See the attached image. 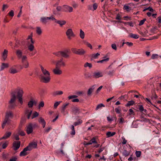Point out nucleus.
<instances>
[{
  "instance_id": "ddd939ff",
  "label": "nucleus",
  "mask_w": 161,
  "mask_h": 161,
  "mask_svg": "<svg viewBox=\"0 0 161 161\" xmlns=\"http://www.w3.org/2000/svg\"><path fill=\"white\" fill-rule=\"evenodd\" d=\"M14 116L13 114L11 111H8L6 113L5 118H6L8 120H9V119H12Z\"/></svg>"
},
{
  "instance_id": "338daca9",
  "label": "nucleus",
  "mask_w": 161,
  "mask_h": 161,
  "mask_svg": "<svg viewBox=\"0 0 161 161\" xmlns=\"http://www.w3.org/2000/svg\"><path fill=\"white\" fill-rule=\"evenodd\" d=\"M19 134L21 136H24L25 135V133L24 131L19 130Z\"/></svg>"
},
{
  "instance_id": "79ce46f5",
  "label": "nucleus",
  "mask_w": 161,
  "mask_h": 161,
  "mask_svg": "<svg viewBox=\"0 0 161 161\" xmlns=\"http://www.w3.org/2000/svg\"><path fill=\"white\" fill-rule=\"evenodd\" d=\"M123 8L124 10H126L127 11H129L131 10V8L128 6L125 5L124 6Z\"/></svg>"
},
{
  "instance_id": "864d4df0",
  "label": "nucleus",
  "mask_w": 161,
  "mask_h": 161,
  "mask_svg": "<svg viewBox=\"0 0 161 161\" xmlns=\"http://www.w3.org/2000/svg\"><path fill=\"white\" fill-rule=\"evenodd\" d=\"M14 137V138L15 140H19V135L17 134H14L13 135Z\"/></svg>"
},
{
  "instance_id": "6e6d98bb",
  "label": "nucleus",
  "mask_w": 161,
  "mask_h": 161,
  "mask_svg": "<svg viewBox=\"0 0 161 161\" xmlns=\"http://www.w3.org/2000/svg\"><path fill=\"white\" fill-rule=\"evenodd\" d=\"M141 153V152L140 151H136V156L137 157H140Z\"/></svg>"
},
{
  "instance_id": "58836bf2",
  "label": "nucleus",
  "mask_w": 161,
  "mask_h": 161,
  "mask_svg": "<svg viewBox=\"0 0 161 161\" xmlns=\"http://www.w3.org/2000/svg\"><path fill=\"white\" fill-rule=\"evenodd\" d=\"M135 102L132 100L128 101L127 103L125 105V106L128 107L134 104Z\"/></svg>"
},
{
  "instance_id": "9d476101",
  "label": "nucleus",
  "mask_w": 161,
  "mask_h": 161,
  "mask_svg": "<svg viewBox=\"0 0 161 161\" xmlns=\"http://www.w3.org/2000/svg\"><path fill=\"white\" fill-rule=\"evenodd\" d=\"M103 76V74L102 72L98 71L94 72L92 75L93 77L95 78H98Z\"/></svg>"
},
{
  "instance_id": "7c9ffc66",
  "label": "nucleus",
  "mask_w": 161,
  "mask_h": 161,
  "mask_svg": "<svg viewBox=\"0 0 161 161\" xmlns=\"http://www.w3.org/2000/svg\"><path fill=\"white\" fill-rule=\"evenodd\" d=\"M9 120H8L6 118H5L3 121L2 125V128L3 129L7 123L8 124L9 123Z\"/></svg>"
},
{
  "instance_id": "39448f33",
  "label": "nucleus",
  "mask_w": 161,
  "mask_h": 161,
  "mask_svg": "<svg viewBox=\"0 0 161 161\" xmlns=\"http://www.w3.org/2000/svg\"><path fill=\"white\" fill-rule=\"evenodd\" d=\"M71 112L75 115L79 114L81 112L79 108L76 106H72L71 108Z\"/></svg>"
},
{
  "instance_id": "774afa93",
  "label": "nucleus",
  "mask_w": 161,
  "mask_h": 161,
  "mask_svg": "<svg viewBox=\"0 0 161 161\" xmlns=\"http://www.w3.org/2000/svg\"><path fill=\"white\" fill-rule=\"evenodd\" d=\"M86 45L88 47H90L91 49L92 48V45L89 42H85Z\"/></svg>"
},
{
  "instance_id": "49530a36",
  "label": "nucleus",
  "mask_w": 161,
  "mask_h": 161,
  "mask_svg": "<svg viewBox=\"0 0 161 161\" xmlns=\"http://www.w3.org/2000/svg\"><path fill=\"white\" fill-rule=\"evenodd\" d=\"M139 109L141 112L144 111L145 112H146L147 110L146 109H144L142 105H139Z\"/></svg>"
},
{
  "instance_id": "5701e85b",
  "label": "nucleus",
  "mask_w": 161,
  "mask_h": 161,
  "mask_svg": "<svg viewBox=\"0 0 161 161\" xmlns=\"http://www.w3.org/2000/svg\"><path fill=\"white\" fill-rule=\"evenodd\" d=\"M38 122L42 125L43 128H44L46 125V122L44 119L42 117H40L38 120Z\"/></svg>"
},
{
  "instance_id": "a211bd4d",
  "label": "nucleus",
  "mask_w": 161,
  "mask_h": 161,
  "mask_svg": "<svg viewBox=\"0 0 161 161\" xmlns=\"http://www.w3.org/2000/svg\"><path fill=\"white\" fill-rule=\"evenodd\" d=\"M94 86L90 87L88 90L87 92V95L89 96H91L92 92L94 90Z\"/></svg>"
},
{
  "instance_id": "f03ea898",
  "label": "nucleus",
  "mask_w": 161,
  "mask_h": 161,
  "mask_svg": "<svg viewBox=\"0 0 161 161\" xmlns=\"http://www.w3.org/2000/svg\"><path fill=\"white\" fill-rule=\"evenodd\" d=\"M16 91L17 92V96L18 99L19 101L22 105L23 103L22 97L24 94V92L22 89L20 87H18L16 89Z\"/></svg>"
},
{
  "instance_id": "f704fd0d",
  "label": "nucleus",
  "mask_w": 161,
  "mask_h": 161,
  "mask_svg": "<svg viewBox=\"0 0 161 161\" xmlns=\"http://www.w3.org/2000/svg\"><path fill=\"white\" fill-rule=\"evenodd\" d=\"M82 122V120L81 119H79L76 122H74V125L75 126H76L81 124Z\"/></svg>"
},
{
  "instance_id": "4be33fe9",
  "label": "nucleus",
  "mask_w": 161,
  "mask_h": 161,
  "mask_svg": "<svg viewBox=\"0 0 161 161\" xmlns=\"http://www.w3.org/2000/svg\"><path fill=\"white\" fill-rule=\"evenodd\" d=\"M16 54L19 59H20L22 56L23 52L21 50L19 49L16 50Z\"/></svg>"
},
{
  "instance_id": "412c9836",
  "label": "nucleus",
  "mask_w": 161,
  "mask_h": 161,
  "mask_svg": "<svg viewBox=\"0 0 161 161\" xmlns=\"http://www.w3.org/2000/svg\"><path fill=\"white\" fill-rule=\"evenodd\" d=\"M11 132H7L4 136L0 139V140L3 139H7L11 135Z\"/></svg>"
},
{
  "instance_id": "13d9d810",
  "label": "nucleus",
  "mask_w": 161,
  "mask_h": 161,
  "mask_svg": "<svg viewBox=\"0 0 161 161\" xmlns=\"http://www.w3.org/2000/svg\"><path fill=\"white\" fill-rule=\"evenodd\" d=\"M100 55V54L98 53H97L96 54H94L92 55V57L93 58H96L97 57Z\"/></svg>"
},
{
  "instance_id": "9b49d317",
  "label": "nucleus",
  "mask_w": 161,
  "mask_h": 161,
  "mask_svg": "<svg viewBox=\"0 0 161 161\" xmlns=\"http://www.w3.org/2000/svg\"><path fill=\"white\" fill-rule=\"evenodd\" d=\"M69 52V50L65 49L64 51H60V55L64 58H67L69 57V55L68 53Z\"/></svg>"
},
{
  "instance_id": "7ed1b4c3",
  "label": "nucleus",
  "mask_w": 161,
  "mask_h": 161,
  "mask_svg": "<svg viewBox=\"0 0 161 161\" xmlns=\"http://www.w3.org/2000/svg\"><path fill=\"white\" fill-rule=\"evenodd\" d=\"M49 20H51L53 21V20H55L54 19L53 15H51L49 17H42L41 18L40 20L43 24L46 25Z\"/></svg>"
},
{
  "instance_id": "cd10ccee",
  "label": "nucleus",
  "mask_w": 161,
  "mask_h": 161,
  "mask_svg": "<svg viewBox=\"0 0 161 161\" xmlns=\"http://www.w3.org/2000/svg\"><path fill=\"white\" fill-rule=\"evenodd\" d=\"M116 134V132H111L110 131H108L106 133V136L107 137H109L112 136Z\"/></svg>"
},
{
  "instance_id": "37998d69",
  "label": "nucleus",
  "mask_w": 161,
  "mask_h": 161,
  "mask_svg": "<svg viewBox=\"0 0 161 161\" xmlns=\"http://www.w3.org/2000/svg\"><path fill=\"white\" fill-rule=\"evenodd\" d=\"M34 103V102L32 100H31L28 103V105L29 108H31L33 106V104Z\"/></svg>"
},
{
  "instance_id": "423d86ee",
  "label": "nucleus",
  "mask_w": 161,
  "mask_h": 161,
  "mask_svg": "<svg viewBox=\"0 0 161 161\" xmlns=\"http://www.w3.org/2000/svg\"><path fill=\"white\" fill-rule=\"evenodd\" d=\"M20 144V141H14L12 144V148L14 150L16 151L19 148Z\"/></svg>"
},
{
  "instance_id": "0eeeda50",
  "label": "nucleus",
  "mask_w": 161,
  "mask_h": 161,
  "mask_svg": "<svg viewBox=\"0 0 161 161\" xmlns=\"http://www.w3.org/2000/svg\"><path fill=\"white\" fill-rule=\"evenodd\" d=\"M53 72L55 75H61L63 73L60 68L56 66L55 68L53 70Z\"/></svg>"
},
{
  "instance_id": "5fc2aeb1",
  "label": "nucleus",
  "mask_w": 161,
  "mask_h": 161,
  "mask_svg": "<svg viewBox=\"0 0 161 161\" xmlns=\"http://www.w3.org/2000/svg\"><path fill=\"white\" fill-rule=\"evenodd\" d=\"M39 115V114L36 112H35L33 114L32 117V119H33L34 118L37 117Z\"/></svg>"
},
{
  "instance_id": "052dcab7",
  "label": "nucleus",
  "mask_w": 161,
  "mask_h": 161,
  "mask_svg": "<svg viewBox=\"0 0 161 161\" xmlns=\"http://www.w3.org/2000/svg\"><path fill=\"white\" fill-rule=\"evenodd\" d=\"M8 14L10 16L13 17L14 16V12L13 10H11Z\"/></svg>"
},
{
  "instance_id": "09e8293b",
  "label": "nucleus",
  "mask_w": 161,
  "mask_h": 161,
  "mask_svg": "<svg viewBox=\"0 0 161 161\" xmlns=\"http://www.w3.org/2000/svg\"><path fill=\"white\" fill-rule=\"evenodd\" d=\"M61 102V101H58L55 102L54 104V108H56L60 104Z\"/></svg>"
},
{
  "instance_id": "72a5a7b5",
  "label": "nucleus",
  "mask_w": 161,
  "mask_h": 161,
  "mask_svg": "<svg viewBox=\"0 0 161 161\" xmlns=\"http://www.w3.org/2000/svg\"><path fill=\"white\" fill-rule=\"evenodd\" d=\"M84 75L85 78L86 79L91 78L92 76L91 75V74L89 72L85 73Z\"/></svg>"
},
{
  "instance_id": "e2e57ef3",
  "label": "nucleus",
  "mask_w": 161,
  "mask_h": 161,
  "mask_svg": "<svg viewBox=\"0 0 161 161\" xmlns=\"http://www.w3.org/2000/svg\"><path fill=\"white\" fill-rule=\"evenodd\" d=\"M93 7V10H95L97 7V3H94L92 5Z\"/></svg>"
},
{
  "instance_id": "a878e982",
  "label": "nucleus",
  "mask_w": 161,
  "mask_h": 161,
  "mask_svg": "<svg viewBox=\"0 0 161 161\" xmlns=\"http://www.w3.org/2000/svg\"><path fill=\"white\" fill-rule=\"evenodd\" d=\"M63 92L61 91H57L54 92L52 93L53 95L54 96H56L57 95H61L63 94Z\"/></svg>"
},
{
  "instance_id": "b1692460",
  "label": "nucleus",
  "mask_w": 161,
  "mask_h": 161,
  "mask_svg": "<svg viewBox=\"0 0 161 161\" xmlns=\"http://www.w3.org/2000/svg\"><path fill=\"white\" fill-rule=\"evenodd\" d=\"M9 67L8 63H2L1 66L0 71L3 70L4 69L8 68Z\"/></svg>"
},
{
  "instance_id": "c756f323",
  "label": "nucleus",
  "mask_w": 161,
  "mask_h": 161,
  "mask_svg": "<svg viewBox=\"0 0 161 161\" xmlns=\"http://www.w3.org/2000/svg\"><path fill=\"white\" fill-rule=\"evenodd\" d=\"M36 32L38 35H41L42 32L41 27H36Z\"/></svg>"
},
{
  "instance_id": "bb28decb",
  "label": "nucleus",
  "mask_w": 161,
  "mask_h": 161,
  "mask_svg": "<svg viewBox=\"0 0 161 161\" xmlns=\"http://www.w3.org/2000/svg\"><path fill=\"white\" fill-rule=\"evenodd\" d=\"M32 113V110H30L27 108L25 110V113L27 115V118L29 119L30 116Z\"/></svg>"
},
{
  "instance_id": "de8ad7c7",
  "label": "nucleus",
  "mask_w": 161,
  "mask_h": 161,
  "mask_svg": "<svg viewBox=\"0 0 161 161\" xmlns=\"http://www.w3.org/2000/svg\"><path fill=\"white\" fill-rule=\"evenodd\" d=\"M89 142L91 144H92L93 143H97V142L96 141L95 138V137H93L91 140Z\"/></svg>"
},
{
  "instance_id": "0e129e2a",
  "label": "nucleus",
  "mask_w": 161,
  "mask_h": 161,
  "mask_svg": "<svg viewBox=\"0 0 161 161\" xmlns=\"http://www.w3.org/2000/svg\"><path fill=\"white\" fill-rule=\"evenodd\" d=\"M115 112L118 114H119L120 113L121 110L120 109L119 107L115 108Z\"/></svg>"
},
{
  "instance_id": "680f3d73",
  "label": "nucleus",
  "mask_w": 161,
  "mask_h": 161,
  "mask_svg": "<svg viewBox=\"0 0 161 161\" xmlns=\"http://www.w3.org/2000/svg\"><path fill=\"white\" fill-rule=\"evenodd\" d=\"M52 128L51 127H49L47 129H45V133H47Z\"/></svg>"
},
{
  "instance_id": "4d7b16f0",
  "label": "nucleus",
  "mask_w": 161,
  "mask_h": 161,
  "mask_svg": "<svg viewBox=\"0 0 161 161\" xmlns=\"http://www.w3.org/2000/svg\"><path fill=\"white\" fill-rule=\"evenodd\" d=\"M44 103L43 102L41 101L40 102L39 106L38 108H40L41 107H43L44 106Z\"/></svg>"
},
{
  "instance_id": "1a4fd4ad",
  "label": "nucleus",
  "mask_w": 161,
  "mask_h": 161,
  "mask_svg": "<svg viewBox=\"0 0 161 161\" xmlns=\"http://www.w3.org/2000/svg\"><path fill=\"white\" fill-rule=\"evenodd\" d=\"M55 65L58 67H64L66 65V64L63 61V58H62L56 61Z\"/></svg>"
},
{
  "instance_id": "603ef678",
  "label": "nucleus",
  "mask_w": 161,
  "mask_h": 161,
  "mask_svg": "<svg viewBox=\"0 0 161 161\" xmlns=\"http://www.w3.org/2000/svg\"><path fill=\"white\" fill-rule=\"evenodd\" d=\"M123 154L125 156H127L129 155V152L125 150H124Z\"/></svg>"
},
{
  "instance_id": "c85d7f7f",
  "label": "nucleus",
  "mask_w": 161,
  "mask_h": 161,
  "mask_svg": "<svg viewBox=\"0 0 161 161\" xmlns=\"http://www.w3.org/2000/svg\"><path fill=\"white\" fill-rule=\"evenodd\" d=\"M9 107L10 109L14 108L17 106V105L15 103H9Z\"/></svg>"
},
{
  "instance_id": "8fccbe9b",
  "label": "nucleus",
  "mask_w": 161,
  "mask_h": 161,
  "mask_svg": "<svg viewBox=\"0 0 161 161\" xmlns=\"http://www.w3.org/2000/svg\"><path fill=\"white\" fill-rule=\"evenodd\" d=\"M71 129L72 130V131L70 134L71 135H74L75 134V130L74 125H72L71 126Z\"/></svg>"
},
{
  "instance_id": "3c124183",
  "label": "nucleus",
  "mask_w": 161,
  "mask_h": 161,
  "mask_svg": "<svg viewBox=\"0 0 161 161\" xmlns=\"http://www.w3.org/2000/svg\"><path fill=\"white\" fill-rule=\"evenodd\" d=\"M105 107V106L103 104H102V103L100 104H98V105H97V107L96 108V110H97L99 108H100L102 107Z\"/></svg>"
},
{
  "instance_id": "c9c22d12",
  "label": "nucleus",
  "mask_w": 161,
  "mask_h": 161,
  "mask_svg": "<svg viewBox=\"0 0 161 161\" xmlns=\"http://www.w3.org/2000/svg\"><path fill=\"white\" fill-rule=\"evenodd\" d=\"M69 103H67L65 104H64L63 105L62 109H61V112H64L66 108V107L69 105Z\"/></svg>"
},
{
  "instance_id": "2f4dec72",
  "label": "nucleus",
  "mask_w": 161,
  "mask_h": 161,
  "mask_svg": "<svg viewBox=\"0 0 161 161\" xmlns=\"http://www.w3.org/2000/svg\"><path fill=\"white\" fill-rule=\"evenodd\" d=\"M79 36L82 39L84 38L85 37V33L84 32L81 30H80V32Z\"/></svg>"
},
{
  "instance_id": "69168bd1",
  "label": "nucleus",
  "mask_w": 161,
  "mask_h": 161,
  "mask_svg": "<svg viewBox=\"0 0 161 161\" xmlns=\"http://www.w3.org/2000/svg\"><path fill=\"white\" fill-rule=\"evenodd\" d=\"M112 48L115 50H116L117 49L116 45V44L114 43L113 44L111 45Z\"/></svg>"
},
{
  "instance_id": "bf43d9fd",
  "label": "nucleus",
  "mask_w": 161,
  "mask_h": 161,
  "mask_svg": "<svg viewBox=\"0 0 161 161\" xmlns=\"http://www.w3.org/2000/svg\"><path fill=\"white\" fill-rule=\"evenodd\" d=\"M146 20V19H143L140 21L139 24V25H142L144 23L145 21Z\"/></svg>"
},
{
  "instance_id": "473e14b6",
  "label": "nucleus",
  "mask_w": 161,
  "mask_h": 161,
  "mask_svg": "<svg viewBox=\"0 0 161 161\" xmlns=\"http://www.w3.org/2000/svg\"><path fill=\"white\" fill-rule=\"evenodd\" d=\"M130 37L134 38V39H137L139 37V36L136 34H134L132 33H130L129 35Z\"/></svg>"
},
{
  "instance_id": "393cba45",
  "label": "nucleus",
  "mask_w": 161,
  "mask_h": 161,
  "mask_svg": "<svg viewBox=\"0 0 161 161\" xmlns=\"http://www.w3.org/2000/svg\"><path fill=\"white\" fill-rule=\"evenodd\" d=\"M16 98V96L14 94H12L11 98L10 101H9V103H15V102Z\"/></svg>"
},
{
  "instance_id": "6e6552de",
  "label": "nucleus",
  "mask_w": 161,
  "mask_h": 161,
  "mask_svg": "<svg viewBox=\"0 0 161 161\" xmlns=\"http://www.w3.org/2000/svg\"><path fill=\"white\" fill-rule=\"evenodd\" d=\"M33 130L32 124L31 123H30L26 127V133L28 134H29L32 132Z\"/></svg>"
},
{
  "instance_id": "f257e3e1",
  "label": "nucleus",
  "mask_w": 161,
  "mask_h": 161,
  "mask_svg": "<svg viewBox=\"0 0 161 161\" xmlns=\"http://www.w3.org/2000/svg\"><path fill=\"white\" fill-rule=\"evenodd\" d=\"M41 71L42 74L40 75L41 81L44 83H49L51 77L50 74L48 71L42 66H40Z\"/></svg>"
},
{
  "instance_id": "4c0bfd02",
  "label": "nucleus",
  "mask_w": 161,
  "mask_h": 161,
  "mask_svg": "<svg viewBox=\"0 0 161 161\" xmlns=\"http://www.w3.org/2000/svg\"><path fill=\"white\" fill-rule=\"evenodd\" d=\"M84 67L85 68L89 67L90 68H91L92 67V65L91 63L86 62L84 64Z\"/></svg>"
},
{
  "instance_id": "f8f14e48",
  "label": "nucleus",
  "mask_w": 161,
  "mask_h": 161,
  "mask_svg": "<svg viewBox=\"0 0 161 161\" xmlns=\"http://www.w3.org/2000/svg\"><path fill=\"white\" fill-rule=\"evenodd\" d=\"M37 147V142H33L30 143L29 145L27 146L30 151L33 148H36Z\"/></svg>"
},
{
  "instance_id": "f3484780",
  "label": "nucleus",
  "mask_w": 161,
  "mask_h": 161,
  "mask_svg": "<svg viewBox=\"0 0 161 161\" xmlns=\"http://www.w3.org/2000/svg\"><path fill=\"white\" fill-rule=\"evenodd\" d=\"M9 72L11 74H14L18 73L19 71L17 69L12 67L10 68Z\"/></svg>"
},
{
  "instance_id": "a19ab883",
  "label": "nucleus",
  "mask_w": 161,
  "mask_h": 161,
  "mask_svg": "<svg viewBox=\"0 0 161 161\" xmlns=\"http://www.w3.org/2000/svg\"><path fill=\"white\" fill-rule=\"evenodd\" d=\"M28 48L30 51H32L33 50L34 47L33 44H31L28 46Z\"/></svg>"
},
{
  "instance_id": "4468645a",
  "label": "nucleus",
  "mask_w": 161,
  "mask_h": 161,
  "mask_svg": "<svg viewBox=\"0 0 161 161\" xmlns=\"http://www.w3.org/2000/svg\"><path fill=\"white\" fill-rule=\"evenodd\" d=\"M63 7L64 8V10L66 12H72L73 11V8L71 7L67 6V5H64Z\"/></svg>"
},
{
  "instance_id": "6ab92c4d",
  "label": "nucleus",
  "mask_w": 161,
  "mask_h": 161,
  "mask_svg": "<svg viewBox=\"0 0 161 161\" xmlns=\"http://www.w3.org/2000/svg\"><path fill=\"white\" fill-rule=\"evenodd\" d=\"M8 53V50L4 49L2 55V58L4 61H5L7 57Z\"/></svg>"
},
{
  "instance_id": "dca6fc26",
  "label": "nucleus",
  "mask_w": 161,
  "mask_h": 161,
  "mask_svg": "<svg viewBox=\"0 0 161 161\" xmlns=\"http://www.w3.org/2000/svg\"><path fill=\"white\" fill-rule=\"evenodd\" d=\"M54 19L55 20H53V21L55 23L59 24L60 26L64 25L66 23V21L65 20H57L54 17Z\"/></svg>"
},
{
  "instance_id": "a18cd8bd",
  "label": "nucleus",
  "mask_w": 161,
  "mask_h": 161,
  "mask_svg": "<svg viewBox=\"0 0 161 161\" xmlns=\"http://www.w3.org/2000/svg\"><path fill=\"white\" fill-rule=\"evenodd\" d=\"M22 64L23 65V66L25 68H27L29 67V64L28 61L24 62Z\"/></svg>"
},
{
  "instance_id": "2eb2a0df",
  "label": "nucleus",
  "mask_w": 161,
  "mask_h": 161,
  "mask_svg": "<svg viewBox=\"0 0 161 161\" xmlns=\"http://www.w3.org/2000/svg\"><path fill=\"white\" fill-rule=\"evenodd\" d=\"M27 151H30V149H29L27 147L24 148L23 150L20 152V156H23L27 155L28 153L27 152Z\"/></svg>"
},
{
  "instance_id": "aec40b11",
  "label": "nucleus",
  "mask_w": 161,
  "mask_h": 161,
  "mask_svg": "<svg viewBox=\"0 0 161 161\" xmlns=\"http://www.w3.org/2000/svg\"><path fill=\"white\" fill-rule=\"evenodd\" d=\"M78 54L80 55H83L86 53V51L82 48L78 49Z\"/></svg>"
},
{
  "instance_id": "20e7f679",
  "label": "nucleus",
  "mask_w": 161,
  "mask_h": 161,
  "mask_svg": "<svg viewBox=\"0 0 161 161\" xmlns=\"http://www.w3.org/2000/svg\"><path fill=\"white\" fill-rule=\"evenodd\" d=\"M66 34L69 40L71 39V37H74L75 36V35L72 30L70 28L68 29L67 30L66 32Z\"/></svg>"
},
{
  "instance_id": "ea45409f",
  "label": "nucleus",
  "mask_w": 161,
  "mask_h": 161,
  "mask_svg": "<svg viewBox=\"0 0 161 161\" xmlns=\"http://www.w3.org/2000/svg\"><path fill=\"white\" fill-rule=\"evenodd\" d=\"M109 60V58H108L106 59H103L101 60H99L98 61H97V63H104V62H106L108 61Z\"/></svg>"
},
{
  "instance_id": "c03bdc74",
  "label": "nucleus",
  "mask_w": 161,
  "mask_h": 161,
  "mask_svg": "<svg viewBox=\"0 0 161 161\" xmlns=\"http://www.w3.org/2000/svg\"><path fill=\"white\" fill-rule=\"evenodd\" d=\"M78 49L75 48H71V51L73 53L76 54H78Z\"/></svg>"
},
{
  "instance_id": "e433bc0d",
  "label": "nucleus",
  "mask_w": 161,
  "mask_h": 161,
  "mask_svg": "<svg viewBox=\"0 0 161 161\" xmlns=\"http://www.w3.org/2000/svg\"><path fill=\"white\" fill-rule=\"evenodd\" d=\"M20 58L21 59L22 63L27 61V57L26 56H23Z\"/></svg>"
}]
</instances>
